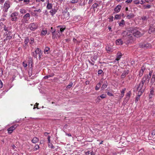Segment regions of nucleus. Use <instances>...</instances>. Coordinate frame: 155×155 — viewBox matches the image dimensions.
I'll use <instances>...</instances> for the list:
<instances>
[{
	"mask_svg": "<svg viewBox=\"0 0 155 155\" xmlns=\"http://www.w3.org/2000/svg\"><path fill=\"white\" fill-rule=\"evenodd\" d=\"M37 54L38 55V58L39 60H41L42 55V52L41 50L39 48H36L35 52H31V55L35 58L37 59Z\"/></svg>",
	"mask_w": 155,
	"mask_h": 155,
	"instance_id": "1",
	"label": "nucleus"
},
{
	"mask_svg": "<svg viewBox=\"0 0 155 155\" xmlns=\"http://www.w3.org/2000/svg\"><path fill=\"white\" fill-rule=\"evenodd\" d=\"M131 32L134 36L137 37H140L143 34L136 28H133L131 29Z\"/></svg>",
	"mask_w": 155,
	"mask_h": 155,
	"instance_id": "2",
	"label": "nucleus"
},
{
	"mask_svg": "<svg viewBox=\"0 0 155 155\" xmlns=\"http://www.w3.org/2000/svg\"><path fill=\"white\" fill-rule=\"evenodd\" d=\"M144 84V83L140 82L139 84L138 87L137 88V90L139 92L138 94H139L140 93L139 96L141 95L142 93L144 92L145 88V87H143Z\"/></svg>",
	"mask_w": 155,
	"mask_h": 155,
	"instance_id": "3",
	"label": "nucleus"
},
{
	"mask_svg": "<svg viewBox=\"0 0 155 155\" xmlns=\"http://www.w3.org/2000/svg\"><path fill=\"white\" fill-rule=\"evenodd\" d=\"M18 12H15L12 13L10 17L11 18V20L12 21H16L18 20V18L17 17L18 16Z\"/></svg>",
	"mask_w": 155,
	"mask_h": 155,
	"instance_id": "4",
	"label": "nucleus"
},
{
	"mask_svg": "<svg viewBox=\"0 0 155 155\" xmlns=\"http://www.w3.org/2000/svg\"><path fill=\"white\" fill-rule=\"evenodd\" d=\"M30 18V14L29 13H26L23 17V19H22L21 21L22 24L25 23H27L28 20Z\"/></svg>",
	"mask_w": 155,
	"mask_h": 155,
	"instance_id": "5",
	"label": "nucleus"
},
{
	"mask_svg": "<svg viewBox=\"0 0 155 155\" xmlns=\"http://www.w3.org/2000/svg\"><path fill=\"white\" fill-rule=\"evenodd\" d=\"M10 2L9 0L6 1L4 5L3 11L5 12H7L8 11V9L10 7Z\"/></svg>",
	"mask_w": 155,
	"mask_h": 155,
	"instance_id": "6",
	"label": "nucleus"
},
{
	"mask_svg": "<svg viewBox=\"0 0 155 155\" xmlns=\"http://www.w3.org/2000/svg\"><path fill=\"white\" fill-rule=\"evenodd\" d=\"M28 27L31 30L34 31L38 28V26L36 23H33L30 24Z\"/></svg>",
	"mask_w": 155,
	"mask_h": 155,
	"instance_id": "7",
	"label": "nucleus"
},
{
	"mask_svg": "<svg viewBox=\"0 0 155 155\" xmlns=\"http://www.w3.org/2000/svg\"><path fill=\"white\" fill-rule=\"evenodd\" d=\"M131 32L130 29V30H126L124 31L122 33V35L124 37L128 36L129 37H131L130 36L131 35Z\"/></svg>",
	"mask_w": 155,
	"mask_h": 155,
	"instance_id": "8",
	"label": "nucleus"
},
{
	"mask_svg": "<svg viewBox=\"0 0 155 155\" xmlns=\"http://www.w3.org/2000/svg\"><path fill=\"white\" fill-rule=\"evenodd\" d=\"M140 47L142 48L146 49L151 48V46L149 43L140 44L139 45Z\"/></svg>",
	"mask_w": 155,
	"mask_h": 155,
	"instance_id": "9",
	"label": "nucleus"
},
{
	"mask_svg": "<svg viewBox=\"0 0 155 155\" xmlns=\"http://www.w3.org/2000/svg\"><path fill=\"white\" fill-rule=\"evenodd\" d=\"M58 28V30L59 29V30H58V33H57V35H60V33L59 32L60 31L61 33H62L63 31H64V30L65 29V27L64 26H63L62 25H59L57 26Z\"/></svg>",
	"mask_w": 155,
	"mask_h": 155,
	"instance_id": "10",
	"label": "nucleus"
},
{
	"mask_svg": "<svg viewBox=\"0 0 155 155\" xmlns=\"http://www.w3.org/2000/svg\"><path fill=\"white\" fill-rule=\"evenodd\" d=\"M18 126V125H15L8 128L7 130L8 133L11 134Z\"/></svg>",
	"mask_w": 155,
	"mask_h": 155,
	"instance_id": "11",
	"label": "nucleus"
},
{
	"mask_svg": "<svg viewBox=\"0 0 155 155\" xmlns=\"http://www.w3.org/2000/svg\"><path fill=\"white\" fill-rule=\"evenodd\" d=\"M150 80V77H148V76H147V75H144L142 79L141 82L143 83H145L146 81H147L148 83Z\"/></svg>",
	"mask_w": 155,
	"mask_h": 155,
	"instance_id": "12",
	"label": "nucleus"
},
{
	"mask_svg": "<svg viewBox=\"0 0 155 155\" xmlns=\"http://www.w3.org/2000/svg\"><path fill=\"white\" fill-rule=\"evenodd\" d=\"M129 72V71L128 70H124L121 75V78L122 79H124L126 75L128 74Z\"/></svg>",
	"mask_w": 155,
	"mask_h": 155,
	"instance_id": "13",
	"label": "nucleus"
},
{
	"mask_svg": "<svg viewBox=\"0 0 155 155\" xmlns=\"http://www.w3.org/2000/svg\"><path fill=\"white\" fill-rule=\"evenodd\" d=\"M28 60V67H30V68H32L33 60L31 57H29Z\"/></svg>",
	"mask_w": 155,
	"mask_h": 155,
	"instance_id": "14",
	"label": "nucleus"
},
{
	"mask_svg": "<svg viewBox=\"0 0 155 155\" xmlns=\"http://www.w3.org/2000/svg\"><path fill=\"white\" fill-rule=\"evenodd\" d=\"M145 70V67L142 66L141 67V69L139 71V74L138 75L139 77H140L142 76Z\"/></svg>",
	"mask_w": 155,
	"mask_h": 155,
	"instance_id": "15",
	"label": "nucleus"
},
{
	"mask_svg": "<svg viewBox=\"0 0 155 155\" xmlns=\"http://www.w3.org/2000/svg\"><path fill=\"white\" fill-rule=\"evenodd\" d=\"M155 31V28L153 25H150L148 31V33L151 34V33L154 32Z\"/></svg>",
	"mask_w": 155,
	"mask_h": 155,
	"instance_id": "16",
	"label": "nucleus"
},
{
	"mask_svg": "<svg viewBox=\"0 0 155 155\" xmlns=\"http://www.w3.org/2000/svg\"><path fill=\"white\" fill-rule=\"evenodd\" d=\"M131 94V92L130 91H129L127 93L126 95V97L125 98V101L127 102L128 101L130 97Z\"/></svg>",
	"mask_w": 155,
	"mask_h": 155,
	"instance_id": "17",
	"label": "nucleus"
},
{
	"mask_svg": "<svg viewBox=\"0 0 155 155\" xmlns=\"http://www.w3.org/2000/svg\"><path fill=\"white\" fill-rule=\"evenodd\" d=\"M121 8V6L120 5H118L114 8V10L116 12L118 13L120 11Z\"/></svg>",
	"mask_w": 155,
	"mask_h": 155,
	"instance_id": "18",
	"label": "nucleus"
},
{
	"mask_svg": "<svg viewBox=\"0 0 155 155\" xmlns=\"http://www.w3.org/2000/svg\"><path fill=\"white\" fill-rule=\"evenodd\" d=\"M106 97V95L105 94H102L100 96H99L97 97V101H99L100 100H101L100 98H101L102 99L104 98H105Z\"/></svg>",
	"mask_w": 155,
	"mask_h": 155,
	"instance_id": "19",
	"label": "nucleus"
},
{
	"mask_svg": "<svg viewBox=\"0 0 155 155\" xmlns=\"http://www.w3.org/2000/svg\"><path fill=\"white\" fill-rule=\"evenodd\" d=\"M116 43L117 45H122L123 44V42L120 39H118L116 40Z\"/></svg>",
	"mask_w": 155,
	"mask_h": 155,
	"instance_id": "20",
	"label": "nucleus"
},
{
	"mask_svg": "<svg viewBox=\"0 0 155 155\" xmlns=\"http://www.w3.org/2000/svg\"><path fill=\"white\" fill-rule=\"evenodd\" d=\"M107 83L106 81H104L101 87L102 90H104L107 87Z\"/></svg>",
	"mask_w": 155,
	"mask_h": 155,
	"instance_id": "21",
	"label": "nucleus"
},
{
	"mask_svg": "<svg viewBox=\"0 0 155 155\" xmlns=\"http://www.w3.org/2000/svg\"><path fill=\"white\" fill-rule=\"evenodd\" d=\"M39 141V139L37 137H35L31 140V142L33 143H37Z\"/></svg>",
	"mask_w": 155,
	"mask_h": 155,
	"instance_id": "22",
	"label": "nucleus"
},
{
	"mask_svg": "<svg viewBox=\"0 0 155 155\" xmlns=\"http://www.w3.org/2000/svg\"><path fill=\"white\" fill-rule=\"evenodd\" d=\"M153 84L154 85H155V78L152 76L150 80V84H151V85H152Z\"/></svg>",
	"mask_w": 155,
	"mask_h": 155,
	"instance_id": "23",
	"label": "nucleus"
},
{
	"mask_svg": "<svg viewBox=\"0 0 155 155\" xmlns=\"http://www.w3.org/2000/svg\"><path fill=\"white\" fill-rule=\"evenodd\" d=\"M106 49L108 52H112L113 51L112 48L108 46L106 47Z\"/></svg>",
	"mask_w": 155,
	"mask_h": 155,
	"instance_id": "24",
	"label": "nucleus"
},
{
	"mask_svg": "<svg viewBox=\"0 0 155 155\" xmlns=\"http://www.w3.org/2000/svg\"><path fill=\"white\" fill-rule=\"evenodd\" d=\"M47 33V31L46 30H43L41 32V35L42 36H45Z\"/></svg>",
	"mask_w": 155,
	"mask_h": 155,
	"instance_id": "25",
	"label": "nucleus"
},
{
	"mask_svg": "<svg viewBox=\"0 0 155 155\" xmlns=\"http://www.w3.org/2000/svg\"><path fill=\"white\" fill-rule=\"evenodd\" d=\"M85 154L86 155H94L95 154L93 151H90L86 152Z\"/></svg>",
	"mask_w": 155,
	"mask_h": 155,
	"instance_id": "26",
	"label": "nucleus"
},
{
	"mask_svg": "<svg viewBox=\"0 0 155 155\" xmlns=\"http://www.w3.org/2000/svg\"><path fill=\"white\" fill-rule=\"evenodd\" d=\"M49 50H50L49 48L48 47H46L44 49V52L45 54H48L49 53Z\"/></svg>",
	"mask_w": 155,
	"mask_h": 155,
	"instance_id": "27",
	"label": "nucleus"
},
{
	"mask_svg": "<svg viewBox=\"0 0 155 155\" xmlns=\"http://www.w3.org/2000/svg\"><path fill=\"white\" fill-rule=\"evenodd\" d=\"M56 10L55 9H52L51 10L50 12L51 13V15L53 16L56 13Z\"/></svg>",
	"mask_w": 155,
	"mask_h": 155,
	"instance_id": "28",
	"label": "nucleus"
},
{
	"mask_svg": "<svg viewBox=\"0 0 155 155\" xmlns=\"http://www.w3.org/2000/svg\"><path fill=\"white\" fill-rule=\"evenodd\" d=\"M52 5L51 4L49 3V2L48 3L46 8L48 9H50L52 8Z\"/></svg>",
	"mask_w": 155,
	"mask_h": 155,
	"instance_id": "29",
	"label": "nucleus"
},
{
	"mask_svg": "<svg viewBox=\"0 0 155 155\" xmlns=\"http://www.w3.org/2000/svg\"><path fill=\"white\" fill-rule=\"evenodd\" d=\"M101 82H99L96 85L95 89L96 90H98L101 86Z\"/></svg>",
	"mask_w": 155,
	"mask_h": 155,
	"instance_id": "30",
	"label": "nucleus"
},
{
	"mask_svg": "<svg viewBox=\"0 0 155 155\" xmlns=\"http://www.w3.org/2000/svg\"><path fill=\"white\" fill-rule=\"evenodd\" d=\"M125 24L124 21L123 19H122L120 22L119 23V25L120 26H123Z\"/></svg>",
	"mask_w": 155,
	"mask_h": 155,
	"instance_id": "31",
	"label": "nucleus"
},
{
	"mask_svg": "<svg viewBox=\"0 0 155 155\" xmlns=\"http://www.w3.org/2000/svg\"><path fill=\"white\" fill-rule=\"evenodd\" d=\"M149 17L148 16H143L141 18L142 20L146 21L148 19Z\"/></svg>",
	"mask_w": 155,
	"mask_h": 155,
	"instance_id": "32",
	"label": "nucleus"
},
{
	"mask_svg": "<svg viewBox=\"0 0 155 155\" xmlns=\"http://www.w3.org/2000/svg\"><path fill=\"white\" fill-rule=\"evenodd\" d=\"M54 74H51V75H49L46 76L44 77L43 78H44V79H48V78L53 77L54 76Z\"/></svg>",
	"mask_w": 155,
	"mask_h": 155,
	"instance_id": "33",
	"label": "nucleus"
},
{
	"mask_svg": "<svg viewBox=\"0 0 155 155\" xmlns=\"http://www.w3.org/2000/svg\"><path fill=\"white\" fill-rule=\"evenodd\" d=\"M121 18V15H116L115 16L114 19H120Z\"/></svg>",
	"mask_w": 155,
	"mask_h": 155,
	"instance_id": "34",
	"label": "nucleus"
},
{
	"mask_svg": "<svg viewBox=\"0 0 155 155\" xmlns=\"http://www.w3.org/2000/svg\"><path fill=\"white\" fill-rule=\"evenodd\" d=\"M69 12H65L64 14V15L66 16L65 18L67 19H68L69 18Z\"/></svg>",
	"mask_w": 155,
	"mask_h": 155,
	"instance_id": "35",
	"label": "nucleus"
},
{
	"mask_svg": "<svg viewBox=\"0 0 155 155\" xmlns=\"http://www.w3.org/2000/svg\"><path fill=\"white\" fill-rule=\"evenodd\" d=\"M134 17V15L132 13L130 14L129 15L127 16V17L128 18H132Z\"/></svg>",
	"mask_w": 155,
	"mask_h": 155,
	"instance_id": "36",
	"label": "nucleus"
},
{
	"mask_svg": "<svg viewBox=\"0 0 155 155\" xmlns=\"http://www.w3.org/2000/svg\"><path fill=\"white\" fill-rule=\"evenodd\" d=\"M55 31L54 30V31H52V38L53 39H54L56 38V35H55Z\"/></svg>",
	"mask_w": 155,
	"mask_h": 155,
	"instance_id": "37",
	"label": "nucleus"
},
{
	"mask_svg": "<svg viewBox=\"0 0 155 155\" xmlns=\"http://www.w3.org/2000/svg\"><path fill=\"white\" fill-rule=\"evenodd\" d=\"M20 11L21 13L23 14H25L26 12V10L24 9H21Z\"/></svg>",
	"mask_w": 155,
	"mask_h": 155,
	"instance_id": "38",
	"label": "nucleus"
},
{
	"mask_svg": "<svg viewBox=\"0 0 155 155\" xmlns=\"http://www.w3.org/2000/svg\"><path fill=\"white\" fill-rule=\"evenodd\" d=\"M98 5L97 3H95L93 5H92V7H93L94 9L96 8L97 7Z\"/></svg>",
	"mask_w": 155,
	"mask_h": 155,
	"instance_id": "39",
	"label": "nucleus"
},
{
	"mask_svg": "<svg viewBox=\"0 0 155 155\" xmlns=\"http://www.w3.org/2000/svg\"><path fill=\"white\" fill-rule=\"evenodd\" d=\"M39 148V147L38 145H36L34 147V150H36Z\"/></svg>",
	"mask_w": 155,
	"mask_h": 155,
	"instance_id": "40",
	"label": "nucleus"
},
{
	"mask_svg": "<svg viewBox=\"0 0 155 155\" xmlns=\"http://www.w3.org/2000/svg\"><path fill=\"white\" fill-rule=\"evenodd\" d=\"M73 84V83H72L71 82L69 84L67 87V88H70L72 86Z\"/></svg>",
	"mask_w": 155,
	"mask_h": 155,
	"instance_id": "41",
	"label": "nucleus"
},
{
	"mask_svg": "<svg viewBox=\"0 0 155 155\" xmlns=\"http://www.w3.org/2000/svg\"><path fill=\"white\" fill-rule=\"evenodd\" d=\"M117 55V58H118L119 60L121 57L122 55L120 53H118Z\"/></svg>",
	"mask_w": 155,
	"mask_h": 155,
	"instance_id": "42",
	"label": "nucleus"
},
{
	"mask_svg": "<svg viewBox=\"0 0 155 155\" xmlns=\"http://www.w3.org/2000/svg\"><path fill=\"white\" fill-rule=\"evenodd\" d=\"M154 91H153V87L151 88L150 89V94L151 95H153Z\"/></svg>",
	"mask_w": 155,
	"mask_h": 155,
	"instance_id": "43",
	"label": "nucleus"
},
{
	"mask_svg": "<svg viewBox=\"0 0 155 155\" xmlns=\"http://www.w3.org/2000/svg\"><path fill=\"white\" fill-rule=\"evenodd\" d=\"M87 61H88L89 62V63L91 65H93L94 64V61H93L92 60L91 61L89 60H88Z\"/></svg>",
	"mask_w": 155,
	"mask_h": 155,
	"instance_id": "44",
	"label": "nucleus"
},
{
	"mask_svg": "<svg viewBox=\"0 0 155 155\" xmlns=\"http://www.w3.org/2000/svg\"><path fill=\"white\" fill-rule=\"evenodd\" d=\"M152 73H153L152 71H150L149 72V75H147V76H148V77H150V78L151 77V76L152 74Z\"/></svg>",
	"mask_w": 155,
	"mask_h": 155,
	"instance_id": "45",
	"label": "nucleus"
},
{
	"mask_svg": "<svg viewBox=\"0 0 155 155\" xmlns=\"http://www.w3.org/2000/svg\"><path fill=\"white\" fill-rule=\"evenodd\" d=\"M140 94V93L139 94H138V96L137 97H136V99L135 100V102H137V101H138L140 98V96H139Z\"/></svg>",
	"mask_w": 155,
	"mask_h": 155,
	"instance_id": "46",
	"label": "nucleus"
},
{
	"mask_svg": "<svg viewBox=\"0 0 155 155\" xmlns=\"http://www.w3.org/2000/svg\"><path fill=\"white\" fill-rule=\"evenodd\" d=\"M29 40L28 39V38L25 39V41H24V43H25V44L27 45L28 43V42H29Z\"/></svg>",
	"mask_w": 155,
	"mask_h": 155,
	"instance_id": "47",
	"label": "nucleus"
},
{
	"mask_svg": "<svg viewBox=\"0 0 155 155\" xmlns=\"http://www.w3.org/2000/svg\"><path fill=\"white\" fill-rule=\"evenodd\" d=\"M125 90H126V88H124L123 89L121 92V94H122V95L124 94V95L125 91Z\"/></svg>",
	"mask_w": 155,
	"mask_h": 155,
	"instance_id": "48",
	"label": "nucleus"
},
{
	"mask_svg": "<svg viewBox=\"0 0 155 155\" xmlns=\"http://www.w3.org/2000/svg\"><path fill=\"white\" fill-rule=\"evenodd\" d=\"M78 2V0H72L71 1V3H75Z\"/></svg>",
	"mask_w": 155,
	"mask_h": 155,
	"instance_id": "49",
	"label": "nucleus"
},
{
	"mask_svg": "<svg viewBox=\"0 0 155 155\" xmlns=\"http://www.w3.org/2000/svg\"><path fill=\"white\" fill-rule=\"evenodd\" d=\"M23 66L25 68L28 65L26 63H25L24 62H23Z\"/></svg>",
	"mask_w": 155,
	"mask_h": 155,
	"instance_id": "50",
	"label": "nucleus"
},
{
	"mask_svg": "<svg viewBox=\"0 0 155 155\" xmlns=\"http://www.w3.org/2000/svg\"><path fill=\"white\" fill-rule=\"evenodd\" d=\"M103 72V71L102 70H99L98 71V74L100 75L102 74Z\"/></svg>",
	"mask_w": 155,
	"mask_h": 155,
	"instance_id": "51",
	"label": "nucleus"
},
{
	"mask_svg": "<svg viewBox=\"0 0 155 155\" xmlns=\"http://www.w3.org/2000/svg\"><path fill=\"white\" fill-rule=\"evenodd\" d=\"M114 17L113 16H111L109 18V21H113Z\"/></svg>",
	"mask_w": 155,
	"mask_h": 155,
	"instance_id": "52",
	"label": "nucleus"
},
{
	"mask_svg": "<svg viewBox=\"0 0 155 155\" xmlns=\"http://www.w3.org/2000/svg\"><path fill=\"white\" fill-rule=\"evenodd\" d=\"M118 60H119V59L117 58L114 60V62H115L116 63L115 64H117V63H118Z\"/></svg>",
	"mask_w": 155,
	"mask_h": 155,
	"instance_id": "53",
	"label": "nucleus"
},
{
	"mask_svg": "<svg viewBox=\"0 0 155 155\" xmlns=\"http://www.w3.org/2000/svg\"><path fill=\"white\" fill-rule=\"evenodd\" d=\"M132 0H127L125 1V2L127 4L130 3L132 2Z\"/></svg>",
	"mask_w": 155,
	"mask_h": 155,
	"instance_id": "54",
	"label": "nucleus"
},
{
	"mask_svg": "<svg viewBox=\"0 0 155 155\" xmlns=\"http://www.w3.org/2000/svg\"><path fill=\"white\" fill-rule=\"evenodd\" d=\"M41 10L40 9H39L38 10H34V12H37L40 13V12H41Z\"/></svg>",
	"mask_w": 155,
	"mask_h": 155,
	"instance_id": "55",
	"label": "nucleus"
},
{
	"mask_svg": "<svg viewBox=\"0 0 155 155\" xmlns=\"http://www.w3.org/2000/svg\"><path fill=\"white\" fill-rule=\"evenodd\" d=\"M44 14L45 15H48V13L47 10H44Z\"/></svg>",
	"mask_w": 155,
	"mask_h": 155,
	"instance_id": "56",
	"label": "nucleus"
},
{
	"mask_svg": "<svg viewBox=\"0 0 155 155\" xmlns=\"http://www.w3.org/2000/svg\"><path fill=\"white\" fill-rule=\"evenodd\" d=\"M24 2H25L26 4H28L29 2V0H24Z\"/></svg>",
	"mask_w": 155,
	"mask_h": 155,
	"instance_id": "57",
	"label": "nucleus"
},
{
	"mask_svg": "<svg viewBox=\"0 0 155 155\" xmlns=\"http://www.w3.org/2000/svg\"><path fill=\"white\" fill-rule=\"evenodd\" d=\"M50 138H51V137L49 135L48 136L47 139H48V143H50Z\"/></svg>",
	"mask_w": 155,
	"mask_h": 155,
	"instance_id": "58",
	"label": "nucleus"
},
{
	"mask_svg": "<svg viewBox=\"0 0 155 155\" xmlns=\"http://www.w3.org/2000/svg\"><path fill=\"white\" fill-rule=\"evenodd\" d=\"M3 86V83L1 80L0 79V88H1Z\"/></svg>",
	"mask_w": 155,
	"mask_h": 155,
	"instance_id": "59",
	"label": "nucleus"
},
{
	"mask_svg": "<svg viewBox=\"0 0 155 155\" xmlns=\"http://www.w3.org/2000/svg\"><path fill=\"white\" fill-rule=\"evenodd\" d=\"M49 146L52 149H54V147L53 146L52 144L51 143L49 145Z\"/></svg>",
	"mask_w": 155,
	"mask_h": 155,
	"instance_id": "60",
	"label": "nucleus"
},
{
	"mask_svg": "<svg viewBox=\"0 0 155 155\" xmlns=\"http://www.w3.org/2000/svg\"><path fill=\"white\" fill-rule=\"evenodd\" d=\"M4 30L6 31H8V28L6 27L4 25Z\"/></svg>",
	"mask_w": 155,
	"mask_h": 155,
	"instance_id": "61",
	"label": "nucleus"
},
{
	"mask_svg": "<svg viewBox=\"0 0 155 155\" xmlns=\"http://www.w3.org/2000/svg\"><path fill=\"white\" fill-rule=\"evenodd\" d=\"M107 94L109 96H110L113 95V94L112 93H111L110 92H107Z\"/></svg>",
	"mask_w": 155,
	"mask_h": 155,
	"instance_id": "62",
	"label": "nucleus"
},
{
	"mask_svg": "<svg viewBox=\"0 0 155 155\" xmlns=\"http://www.w3.org/2000/svg\"><path fill=\"white\" fill-rule=\"evenodd\" d=\"M151 6L150 5H146L145 7V8H150Z\"/></svg>",
	"mask_w": 155,
	"mask_h": 155,
	"instance_id": "63",
	"label": "nucleus"
},
{
	"mask_svg": "<svg viewBox=\"0 0 155 155\" xmlns=\"http://www.w3.org/2000/svg\"><path fill=\"white\" fill-rule=\"evenodd\" d=\"M144 0H141L140 2V3L141 4H142L145 2Z\"/></svg>",
	"mask_w": 155,
	"mask_h": 155,
	"instance_id": "64",
	"label": "nucleus"
}]
</instances>
